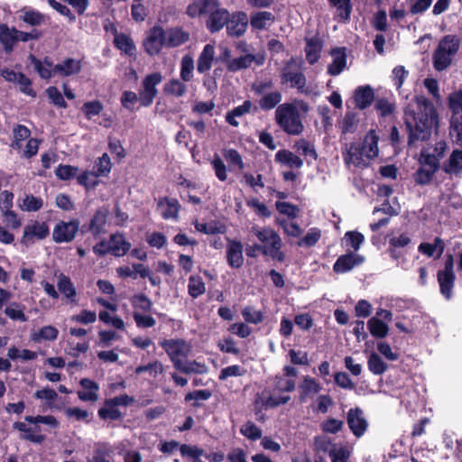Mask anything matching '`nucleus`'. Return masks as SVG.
<instances>
[{"mask_svg":"<svg viewBox=\"0 0 462 462\" xmlns=\"http://www.w3.org/2000/svg\"><path fill=\"white\" fill-rule=\"evenodd\" d=\"M443 171L448 174H457L462 171V150H455L448 161L443 164Z\"/></svg>","mask_w":462,"mask_h":462,"instance_id":"37","label":"nucleus"},{"mask_svg":"<svg viewBox=\"0 0 462 462\" xmlns=\"http://www.w3.org/2000/svg\"><path fill=\"white\" fill-rule=\"evenodd\" d=\"M353 98L356 107L365 110L375 100L374 88L370 85L360 86L356 88Z\"/></svg>","mask_w":462,"mask_h":462,"instance_id":"18","label":"nucleus"},{"mask_svg":"<svg viewBox=\"0 0 462 462\" xmlns=\"http://www.w3.org/2000/svg\"><path fill=\"white\" fill-rule=\"evenodd\" d=\"M166 205V208L162 212V217L163 219H174L178 220L179 213L181 209V205L175 198L163 197L161 198L158 201V207H162Z\"/></svg>","mask_w":462,"mask_h":462,"instance_id":"26","label":"nucleus"},{"mask_svg":"<svg viewBox=\"0 0 462 462\" xmlns=\"http://www.w3.org/2000/svg\"><path fill=\"white\" fill-rule=\"evenodd\" d=\"M433 179V168L419 167L413 174V180L418 185L429 184Z\"/></svg>","mask_w":462,"mask_h":462,"instance_id":"62","label":"nucleus"},{"mask_svg":"<svg viewBox=\"0 0 462 462\" xmlns=\"http://www.w3.org/2000/svg\"><path fill=\"white\" fill-rule=\"evenodd\" d=\"M31 136V130L23 125L17 124L13 128V140L11 142V148L20 150L23 147V142L29 140Z\"/></svg>","mask_w":462,"mask_h":462,"instance_id":"32","label":"nucleus"},{"mask_svg":"<svg viewBox=\"0 0 462 462\" xmlns=\"http://www.w3.org/2000/svg\"><path fill=\"white\" fill-rule=\"evenodd\" d=\"M275 16L268 11H259L251 14L250 25L254 30H263L266 27V23H273Z\"/></svg>","mask_w":462,"mask_h":462,"instance_id":"34","label":"nucleus"},{"mask_svg":"<svg viewBox=\"0 0 462 462\" xmlns=\"http://www.w3.org/2000/svg\"><path fill=\"white\" fill-rule=\"evenodd\" d=\"M43 206V200L40 197H35L32 194L25 195L23 199L21 208L28 212L39 211Z\"/></svg>","mask_w":462,"mask_h":462,"instance_id":"57","label":"nucleus"},{"mask_svg":"<svg viewBox=\"0 0 462 462\" xmlns=\"http://www.w3.org/2000/svg\"><path fill=\"white\" fill-rule=\"evenodd\" d=\"M226 240V262L231 268L238 269L244 263L243 245L238 240Z\"/></svg>","mask_w":462,"mask_h":462,"instance_id":"17","label":"nucleus"},{"mask_svg":"<svg viewBox=\"0 0 462 462\" xmlns=\"http://www.w3.org/2000/svg\"><path fill=\"white\" fill-rule=\"evenodd\" d=\"M346 422L355 437H362L368 428L363 411L359 407L351 408L346 414Z\"/></svg>","mask_w":462,"mask_h":462,"instance_id":"13","label":"nucleus"},{"mask_svg":"<svg viewBox=\"0 0 462 462\" xmlns=\"http://www.w3.org/2000/svg\"><path fill=\"white\" fill-rule=\"evenodd\" d=\"M222 155L226 161L230 170L236 168L242 171L245 168L243 158L237 150L234 148H224L222 150Z\"/></svg>","mask_w":462,"mask_h":462,"instance_id":"39","label":"nucleus"},{"mask_svg":"<svg viewBox=\"0 0 462 462\" xmlns=\"http://www.w3.org/2000/svg\"><path fill=\"white\" fill-rule=\"evenodd\" d=\"M365 257L354 252L340 255L333 264V272L342 274L352 271L355 267L361 265Z\"/></svg>","mask_w":462,"mask_h":462,"instance_id":"14","label":"nucleus"},{"mask_svg":"<svg viewBox=\"0 0 462 462\" xmlns=\"http://www.w3.org/2000/svg\"><path fill=\"white\" fill-rule=\"evenodd\" d=\"M210 164L214 170L216 177L220 181H226L227 180V169L223 160L217 153L214 154V157L211 160Z\"/></svg>","mask_w":462,"mask_h":462,"instance_id":"60","label":"nucleus"},{"mask_svg":"<svg viewBox=\"0 0 462 462\" xmlns=\"http://www.w3.org/2000/svg\"><path fill=\"white\" fill-rule=\"evenodd\" d=\"M193 59L189 55L183 56L180 61V79L185 82L190 81L193 77Z\"/></svg>","mask_w":462,"mask_h":462,"instance_id":"55","label":"nucleus"},{"mask_svg":"<svg viewBox=\"0 0 462 462\" xmlns=\"http://www.w3.org/2000/svg\"><path fill=\"white\" fill-rule=\"evenodd\" d=\"M166 95L180 97L187 92V86L178 79H171L163 87Z\"/></svg>","mask_w":462,"mask_h":462,"instance_id":"48","label":"nucleus"},{"mask_svg":"<svg viewBox=\"0 0 462 462\" xmlns=\"http://www.w3.org/2000/svg\"><path fill=\"white\" fill-rule=\"evenodd\" d=\"M214 55V47L211 44H206L197 61V70L199 73H206L211 69Z\"/></svg>","mask_w":462,"mask_h":462,"instance_id":"29","label":"nucleus"},{"mask_svg":"<svg viewBox=\"0 0 462 462\" xmlns=\"http://www.w3.org/2000/svg\"><path fill=\"white\" fill-rule=\"evenodd\" d=\"M275 121L279 127L289 135H299L304 131L300 114L292 103H283L277 106Z\"/></svg>","mask_w":462,"mask_h":462,"instance_id":"5","label":"nucleus"},{"mask_svg":"<svg viewBox=\"0 0 462 462\" xmlns=\"http://www.w3.org/2000/svg\"><path fill=\"white\" fill-rule=\"evenodd\" d=\"M114 455L112 447L106 442H99L95 445L91 457L87 462H111Z\"/></svg>","mask_w":462,"mask_h":462,"instance_id":"28","label":"nucleus"},{"mask_svg":"<svg viewBox=\"0 0 462 462\" xmlns=\"http://www.w3.org/2000/svg\"><path fill=\"white\" fill-rule=\"evenodd\" d=\"M40 423L49 425L52 429L60 426L59 420L53 415H27L24 417V421L14 422L12 429L19 432L20 439L42 444L45 441L46 436L42 433Z\"/></svg>","mask_w":462,"mask_h":462,"instance_id":"3","label":"nucleus"},{"mask_svg":"<svg viewBox=\"0 0 462 462\" xmlns=\"http://www.w3.org/2000/svg\"><path fill=\"white\" fill-rule=\"evenodd\" d=\"M331 54L334 58L328 67V73L331 76H337L346 66V49L344 47L333 49Z\"/></svg>","mask_w":462,"mask_h":462,"instance_id":"25","label":"nucleus"},{"mask_svg":"<svg viewBox=\"0 0 462 462\" xmlns=\"http://www.w3.org/2000/svg\"><path fill=\"white\" fill-rule=\"evenodd\" d=\"M82 391L78 392V397L83 402H96L98 399L99 385L89 378H82L79 381Z\"/></svg>","mask_w":462,"mask_h":462,"instance_id":"21","label":"nucleus"},{"mask_svg":"<svg viewBox=\"0 0 462 462\" xmlns=\"http://www.w3.org/2000/svg\"><path fill=\"white\" fill-rule=\"evenodd\" d=\"M186 14L192 19L206 17V28L210 33L220 32L230 20V12L221 6L219 0H195L188 5Z\"/></svg>","mask_w":462,"mask_h":462,"instance_id":"2","label":"nucleus"},{"mask_svg":"<svg viewBox=\"0 0 462 462\" xmlns=\"http://www.w3.org/2000/svg\"><path fill=\"white\" fill-rule=\"evenodd\" d=\"M322 47L323 42L318 35L311 38H306L305 53L306 60L309 64L313 65L318 62L320 58Z\"/></svg>","mask_w":462,"mask_h":462,"instance_id":"22","label":"nucleus"},{"mask_svg":"<svg viewBox=\"0 0 462 462\" xmlns=\"http://www.w3.org/2000/svg\"><path fill=\"white\" fill-rule=\"evenodd\" d=\"M331 7L337 9V14L342 22H348L352 13L351 0H328Z\"/></svg>","mask_w":462,"mask_h":462,"instance_id":"36","label":"nucleus"},{"mask_svg":"<svg viewBox=\"0 0 462 462\" xmlns=\"http://www.w3.org/2000/svg\"><path fill=\"white\" fill-rule=\"evenodd\" d=\"M79 230H80V227L79 220L78 218L71 219L69 222L61 220L54 226L52 238L59 244L69 243L75 238Z\"/></svg>","mask_w":462,"mask_h":462,"instance_id":"11","label":"nucleus"},{"mask_svg":"<svg viewBox=\"0 0 462 462\" xmlns=\"http://www.w3.org/2000/svg\"><path fill=\"white\" fill-rule=\"evenodd\" d=\"M448 106L452 113H462V89H458L448 95Z\"/></svg>","mask_w":462,"mask_h":462,"instance_id":"64","label":"nucleus"},{"mask_svg":"<svg viewBox=\"0 0 462 462\" xmlns=\"http://www.w3.org/2000/svg\"><path fill=\"white\" fill-rule=\"evenodd\" d=\"M110 254L114 256L125 255L130 248L131 244L128 242L122 233L112 234L109 237Z\"/></svg>","mask_w":462,"mask_h":462,"instance_id":"24","label":"nucleus"},{"mask_svg":"<svg viewBox=\"0 0 462 462\" xmlns=\"http://www.w3.org/2000/svg\"><path fill=\"white\" fill-rule=\"evenodd\" d=\"M418 111L405 112L404 124L408 132V145L415 141L430 140L433 126V104L424 97L417 98Z\"/></svg>","mask_w":462,"mask_h":462,"instance_id":"1","label":"nucleus"},{"mask_svg":"<svg viewBox=\"0 0 462 462\" xmlns=\"http://www.w3.org/2000/svg\"><path fill=\"white\" fill-rule=\"evenodd\" d=\"M367 366L369 371L375 375L383 374L388 368L387 364L382 359V357L374 352L368 357Z\"/></svg>","mask_w":462,"mask_h":462,"instance_id":"45","label":"nucleus"},{"mask_svg":"<svg viewBox=\"0 0 462 462\" xmlns=\"http://www.w3.org/2000/svg\"><path fill=\"white\" fill-rule=\"evenodd\" d=\"M275 161L286 164L291 168L300 169L303 165V161L289 150H279L275 154Z\"/></svg>","mask_w":462,"mask_h":462,"instance_id":"33","label":"nucleus"},{"mask_svg":"<svg viewBox=\"0 0 462 462\" xmlns=\"http://www.w3.org/2000/svg\"><path fill=\"white\" fill-rule=\"evenodd\" d=\"M18 30L15 27L9 28L7 24H0V42L4 46L5 53L10 54L14 45L19 42Z\"/></svg>","mask_w":462,"mask_h":462,"instance_id":"20","label":"nucleus"},{"mask_svg":"<svg viewBox=\"0 0 462 462\" xmlns=\"http://www.w3.org/2000/svg\"><path fill=\"white\" fill-rule=\"evenodd\" d=\"M241 313L245 322L250 324L257 325L262 323L264 319V315L263 311L255 310H254V308L250 306L245 307L242 310Z\"/></svg>","mask_w":462,"mask_h":462,"instance_id":"58","label":"nucleus"},{"mask_svg":"<svg viewBox=\"0 0 462 462\" xmlns=\"http://www.w3.org/2000/svg\"><path fill=\"white\" fill-rule=\"evenodd\" d=\"M301 65L302 61L298 62L293 57L287 60L280 70L281 83L296 88L298 93L309 95L310 91L306 86L307 79L302 72Z\"/></svg>","mask_w":462,"mask_h":462,"instance_id":"6","label":"nucleus"},{"mask_svg":"<svg viewBox=\"0 0 462 462\" xmlns=\"http://www.w3.org/2000/svg\"><path fill=\"white\" fill-rule=\"evenodd\" d=\"M114 45L116 49H118L122 53L127 55L128 57H135L136 56V47L133 41V39L125 34V33H116L114 37Z\"/></svg>","mask_w":462,"mask_h":462,"instance_id":"27","label":"nucleus"},{"mask_svg":"<svg viewBox=\"0 0 462 462\" xmlns=\"http://www.w3.org/2000/svg\"><path fill=\"white\" fill-rule=\"evenodd\" d=\"M109 216L107 207L98 208L89 219L80 226L81 234L90 233L95 238L106 233V226Z\"/></svg>","mask_w":462,"mask_h":462,"instance_id":"9","label":"nucleus"},{"mask_svg":"<svg viewBox=\"0 0 462 462\" xmlns=\"http://www.w3.org/2000/svg\"><path fill=\"white\" fill-rule=\"evenodd\" d=\"M374 109L379 117L386 118L394 114L396 106L394 102L390 101L387 97H376L374 100Z\"/></svg>","mask_w":462,"mask_h":462,"instance_id":"38","label":"nucleus"},{"mask_svg":"<svg viewBox=\"0 0 462 462\" xmlns=\"http://www.w3.org/2000/svg\"><path fill=\"white\" fill-rule=\"evenodd\" d=\"M143 47L150 56L158 55L163 47H167L165 30L159 25L151 28L143 42Z\"/></svg>","mask_w":462,"mask_h":462,"instance_id":"10","label":"nucleus"},{"mask_svg":"<svg viewBox=\"0 0 462 462\" xmlns=\"http://www.w3.org/2000/svg\"><path fill=\"white\" fill-rule=\"evenodd\" d=\"M28 59L31 60L35 71H37L42 79H49L56 75L54 74V68L48 69L47 67L43 66L42 62L35 55L31 53Z\"/></svg>","mask_w":462,"mask_h":462,"instance_id":"59","label":"nucleus"},{"mask_svg":"<svg viewBox=\"0 0 462 462\" xmlns=\"http://www.w3.org/2000/svg\"><path fill=\"white\" fill-rule=\"evenodd\" d=\"M58 335L59 330L55 327L48 325L41 328L38 332L34 334L33 339L35 341H39L41 339L53 341L57 339Z\"/></svg>","mask_w":462,"mask_h":462,"instance_id":"61","label":"nucleus"},{"mask_svg":"<svg viewBox=\"0 0 462 462\" xmlns=\"http://www.w3.org/2000/svg\"><path fill=\"white\" fill-rule=\"evenodd\" d=\"M160 346L169 356L173 366L177 361H180V356H187L185 353L186 342L183 339H163L160 342Z\"/></svg>","mask_w":462,"mask_h":462,"instance_id":"16","label":"nucleus"},{"mask_svg":"<svg viewBox=\"0 0 462 462\" xmlns=\"http://www.w3.org/2000/svg\"><path fill=\"white\" fill-rule=\"evenodd\" d=\"M82 69L80 60L66 58L61 62L55 64L54 74L60 77H70L79 74Z\"/></svg>","mask_w":462,"mask_h":462,"instance_id":"19","label":"nucleus"},{"mask_svg":"<svg viewBox=\"0 0 462 462\" xmlns=\"http://www.w3.org/2000/svg\"><path fill=\"white\" fill-rule=\"evenodd\" d=\"M252 107L253 103L251 100L244 101L241 106L234 107L226 114V122L234 127H237L239 125V122L236 119V117H240L245 114L250 113Z\"/></svg>","mask_w":462,"mask_h":462,"instance_id":"30","label":"nucleus"},{"mask_svg":"<svg viewBox=\"0 0 462 462\" xmlns=\"http://www.w3.org/2000/svg\"><path fill=\"white\" fill-rule=\"evenodd\" d=\"M174 368L178 370L180 373L183 374H203L206 372V365L204 364H201L199 362H197L196 360L189 361V362H182L177 361L175 363Z\"/></svg>","mask_w":462,"mask_h":462,"instance_id":"41","label":"nucleus"},{"mask_svg":"<svg viewBox=\"0 0 462 462\" xmlns=\"http://www.w3.org/2000/svg\"><path fill=\"white\" fill-rule=\"evenodd\" d=\"M321 390V385L316 381L315 378L305 376L303 382L299 385V399L304 402L311 393H319Z\"/></svg>","mask_w":462,"mask_h":462,"instance_id":"31","label":"nucleus"},{"mask_svg":"<svg viewBox=\"0 0 462 462\" xmlns=\"http://www.w3.org/2000/svg\"><path fill=\"white\" fill-rule=\"evenodd\" d=\"M58 289L66 298L71 300H73L77 295L76 289L70 279L64 274H60L59 277Z\"/></svg>","mask_w":462,"mask_h":462,"instance_id":"52","label":"nucleus"},{"mask_svg":"<svg viewBox=\"0 0 462 462\" xmlns=\"http://www.w3.org/2000/svg\"><path fill=\"white\" fill-rule=\"evenodd\" d=\"M344 241L346 246L353 248V250L356 252L364 243L365 236L358 231H347L345 234Z\"/></svg>","mask_w":462,"mask_h":462,"instance_id":"56","label":"nucleus"},{"mask_svg":"<svg viewBox=\"0 0 462 462\" xmlns=\"http://www.w3.org/2000/svg\"><path fill=\"white\" fill-rule=\"evenodd\" d=\"M194 227L197 231L206 235H216L222 233V226L217 221H210L208 223H200L196 219L193 222Z\"/></svg>","mask_w":462,"mask_h":462,"instance_id":"54","label":"nucleus"},{"mask_svg":"<svg viewBox=\"0 0 462 462\" xmlns=\"http://www.w3.org/2000/svg\"><path fill=\"white\" fill-rule=\"evenodd\" d=\"M243 436L250 440H257L262 438V430L254 422L247 421L240 429Z\"/></svg>","mask_w":462,"mask_h":462,"instance_id":"63","label":"nucleus"},{"mask_svg":"<svg viewBox=\"0 0 462 462\" xmlns=\"http://www.w3.org/2000/svg\"><path fill=\"white\" fill-rule=\"evenodd\" d=\"M130 302L134 310L150 312L152 309V300L144 293H136L132 296Z\"/></svg>","mask_w":462,"mask_h":462,"instance_id":"43","label":"nucleus"},{"mask_svg":"<svg viewBox=\"0 0 462 462\" xmlns=\"http://www.w3.org/2000/svg\"><path fill=\"white\" fill-rule=\"evenodd\" d=\"M50 235V228L46 222L33 220L23 228L21 243L23 245L33 244L35 240H43Z\"/></svg>","mask_w":462,"mask_h":462,"instance_id":"12","label":"nucleus"},{"mask_svg":"<svg viewBox=\"0 0 462 462\" xmlns=\"http://www.w3.org/2000/svg\"><path fill=\"white\" fill-rule=\"evenodd\" d=\"M378 142L379 137L375 130H369L365 135L361 144L355 143H350L346 154L344 156L345 162L346 164L353 162L356 166H367L368 163L364 158L373 160L378 156Z\"/></svg>","mask_w":462,"mask_h":462,"instance_id":"4","label":"nucleus"},{"mask_svg":"<svg viewBox=\"0 0 462 462\" xmlns=\"http://www.w3.org/2000/svg\"><path fill=\"white\" fill-rule=\"evenodd\" d=\"M282 96L279 91H273L263 95L259 100L258 104L262 110L269 111L273 109L282 101Z\"/></svg>","mask_w":462,"mask_h":462,"instance_id":"42","label":"nucleus"},{"mask_svg":"<svg viewBox=\"0 0 462 462\" xmlns=\"http://www.w3.org/2000/svg\"><path fill=\"white\" fill-rule=\"evenodd\" d=\"M206 291V285L202 278L199 275H191L189 278L188 292L193 299L204 294Z\"/></svg>","mask_w":462,"mask_h":462,"instance_id":"44","label":"nucleus"},{"mask_svg":"<svg viewBox=\"0 0 462 462\" xmlns=\"http://www.w3.org/2000/svg\"><path fill=\"white\" fill-rule=\"evenodd\" d=\"M226 33L231 37H241L248 27L247 14L243 11H236L230 14V20L225 26Z\"/></svg>","mask_w":462,"mask_h":462,"instance_id":"15","label":"nucleus"},{"mask_svg":"<svg viewBox=\"0 0 462 462\" xmlns=\"http://www.w3.org/2000/svg\"><path fill=\"white\" fill-rule=\"evenodd\" d=\"M367 327L371 335L376 338H383L389 332L388 325L377 317L371 318L367 322Z\"/></svg>","mask_w":462,"mask_h":462,"instance_id":"40","label":"nucleus"},{"mask_svg":"<svg viewBox=\"0 0 462 462\" xmlns=\"http://www.w3.org/2000/svg\"><path fill=\"white\" fill-rule=\"evenodd\" d=\"M255 60L254 54L242 55L238 58L229 60L226 63V69L230 72H236L251 67L252 63Z\"/></svg>","mask_w":462,"mask_h":462,"instance_id":"35","label":"nucleus"},{"mask_svg":"<svg viewBox=\"0 0 462 462\" xmlns=\"http://www.w3.org/2000/svg\"><path fill=\"white\" fill-rule=\"evenodd\" d=\"M104 109L103 103L95 99L92 101H87L82 105L81 111L88 120L93 119V117L99 116Z\"/></svg>","mask_w":462,"mask_h":462,"instance_id":"49","label":"nucleus"},{"mask_svg":"<svg viewBox=\"0 0 462 462\" xmlns=\"http://www.w3.org/2000/svg\"><path fill=\"white\" fill-rule=\"evenodd\" d=\"M437 279L440 293L446 300H450L452 298L453 288L456 282L454 258L451 254H447L444 269L438 271Z\"/></svg>","mask_w":462,"mask_h":462,"instance_id":"7","label":"nucleus"},{"mask_svg":"<svg viewBox=\"0 0 462 462\" xmlns=\"http://www.w3.org/2000/svg\"><path fill=\"white\" fill-rule=\"evenodd\" d=\"M459 47V41L454 35H446L439 43L438 49L451 56H455Z\"/></svg>","mask_w":462,"mask_h":462,"instance_id":"50","label":"nucleus"},{"mask_svg":"<svg viewBox=\"0 0 462 462\" xmlns=\"http://www.w3.org/2000/svg\"><path fill=\"white\" fill-rule=\"evenodd\" d=\"M162 81L161 72H152L146 75L142 81V88L139 91L140 105L143 107L150 106L158 95L157 86Z\"/></svg>","mask_w":462,"mask_h":462,"instance_id":"8","label":"nucleus"},{"mask_svg":"<svg viewBox=\"0 0 462 462\" xmlns=\"http://www.w3.org/2000/svg\"><path fill=\"white\" fill-rule=\"evenodd\" d=\"M450 134L455 136V143L462 145V115L461 113H452L450 123Z\"/></svg>","mask_w":462,"mask_h":462,"instance_id":"46","label":"nucleus"},{"mask_svg":"<svg viewBox=\"0 0 462 462\" xmlns=\"http://www.w3.org/2000/svg\"><path fill=\"white\" fill-rule=\"evenodd\" d=\"M95 171L91 172V175L95 177L107 176L112 169V163L107 153H104L95 162Z\"/></svg>","mask_w":462,"mask_h":462,"instance_id":"47","label":"nucleus"},{"mask_svg":"<svg viewBox=\"0 0 462 462\" xmlns=\"http://www.w3.org/2000/svg\"><path fill=\"white\" fill-rule=\"evenodd\" d=\"M97 414L101 420H117L123 417V413L116 406L107 404V399L105 400L104 407L98 410Z\"/></svg>","mask_w":462,"mask_h":462,"instance_id":"51","label":"nucleus"},{"mask_svg":"<svg viewBox=\"0 0 462 462\" xmlns=\"http://www.w3.org/2000/svg\"><path fill=\"white\" fill-rule=\"evenodd\" d=\"M165 32L167 48H176L189 41V33L181 27H171Z\"/></svg>","mask_w":462,"mask_h":462,"instance_id":"23","label":"nucleus"},{"mask_svg":"<svg viewBox=\"0 0 462 462\" xmlns=\"http://www.w3.org/2000/svg\"><path fill=\"white\" fill-rule=\"evenodd\" d=\"M144 372H149L150 374L155 378L164 372V367L161 361L154 360L146 365H139L134 370L136 374H141Z\"/></svg>","mask_w":462,"mask_h":462,"instance_id":"53","label":"nucleus"}]
</instances>
